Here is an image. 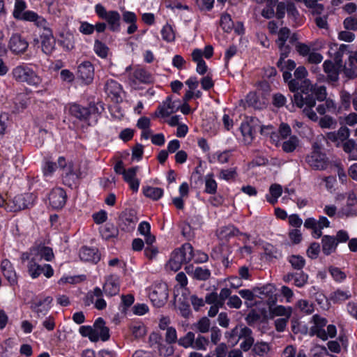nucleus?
Masks as SVG:
<instances>
[{"label": "nucleus", "instance_id": "nucleus-1", "mask_svg": "<svg viewBox=\"0 0 357 357\" xmlns=\"http://www.w3.org/2000/svg\"><path fill=\"white\" fill-rule=\"evenodd\" d=\"M193 248L190 243H185L180 249L175 250L167 264V268L173 271H178L183 264L191 261L193 257Z\"/></svg>", "mask_w": 357, "mask_h": 357}, {"label": "nucleus", "instance_id": "nucleus-2", "mask_svg": "<svg viewBox=\"0 0 357 357\" xmlns=\"http://www.w3.org/2000/svg\"><path fill=\"white\" fill-rule=\"evenodd\" d=\"M12 75L16 82H25L36 89L40 88L42 83V79L31 68L26 66H16L12 70Z\"/></svg>", "mask_w": 357, "mask_h": 357}, {"label": "nucleus", "instance_id": "nucleus-3", "mask_svg": "<svg viewBox=\"0 0 357 357\" xmlns=\"http://www.w3.org/2000/svg\"><path fill=\"white\" fill-rule=\"evenodd\" d=\"M305 162L312 169L317 171H324L329 165L328 157L321 151V147L317 142L312 144V151L306 156Z\"/></svg>", "mask_w": 357, "mask_h": 357}, {"label": "nucleus", "instance_id": "nucleus-4", "mask_svg": "<svg viewBox=\"0 0 357 357\" xmlns=\"http://www.w3.org/2000/svg\"><path fill=\"white\" fill-rule=\"evenodd\" d=\"M35 199L31 193L17 195L6 203V209L10 212H17L31 206Z\"/></svg>", "mask_w": 357, "mask_h": 357}, {"label": "nucleus", "instance_id": "nucleus-5", "mask_svg": "<svg viewBox=\"0 0 357 357\" xmlns=\"http://www.w3.org/2000/svg\"><path fill=\"white\" fill-rule=\"evenodd\" d=\"M30 257L33 260L40 261L44 258L46 261H51L54 258L52 249L44 245H37L31 249L29 252H24L21 256L22 262L29 259Z\"/></svg>", "mask_w": 357, "mask_h": 357}, {"label": "nucleus", "instance_id": "nucleus-6", "mask_svg": "<svg viewBox=\"0 0 357 357\" xmlns=\"http://www.w3.org/2000/svg\"><path fill=\"white\" fill-rule=\"evenodd\" d=\"M8 47L16 56H20L27 50L29 42L20 34L14 33L8 40Z\"/></svg>", "mask_w": 357, "mask_h": 357}, {"label": "nucleus", "instance_id": "nucleus-7", "mask_svg": "<svg viewBox=\"0 0 357 357\" xmlns=\"http://www.w3.org/2000/svg\"><path fill=\"white\" fill-rule=\"evenodd\" d=\"M58 165L63 171L62 176L63 183L69 187H73L75 184L76 180L78 178V175L73 169L72 163H67L64 158H59L58 159Z\"/></svg>", "mask_w": 357, "mask_h": 357}, {"label": "nucleus", "instance_id": "nucleus-8", "mask_svg": "<svg viewBox=\"0 0 357 357\" xmlns=\"http://www.w3.org/2000/svg\"><path fill=\"white\" fill-rule=\"evenodd\" d=\"M149 297L155 306L158 307L163 306L168 298L167 286L164 283L155 285Z\"/></svg>", "mask_w": 357, "mask_h": 357}, {"label": "nucleus", "instance_id": "nucleus-9", "mask_svg": "<svg viewBox=\"0 0 357 357\" xmlns=\"http://www.w3.org/2000/svg\"><path fill=\"white\" fill-rule=\"evenodd\" d=\"M26 260L29 261L28 271L32 278H36L42 273L47 278H50L53 275L54 271L50 265L45 264L42 266L38 264V260H33L31 257Z\"/></svg>", "mask_w": 357, "mask_h": 357}, {"label": "nucleus", "instance_id": "nucleus-10", "mask_svg": "<svg viewBox=\"0 0 357 357\" xmlns=\"http://www.w3.org/2000/svg\"><path fill=\"white\" fill-rule=\"evenodd\" d=\"M257 127H260V122L256 118H251L249 121L242 123L241 130L245 144H249L252 142L254 133L257 129Z\"/></svg>", "mask_w": 357, "mask_h": 357}, {"label": "nucleus", "instance_id": "nucleus-11", "mask_svg": "<svg viewBox=\"0 0 357 357\" xmlns=\"http://www.w3.org/2000/svg\"><path fill=\"white\" fill-rule=\"evenodd\" d=\"M238 340H241L240 348L243 351H249L254 346L255 339L252 331L246 326H241L239 329Z\"/></svg>", "mask_w": 357, "mask_h": 357}, {"label": "nucleus", "instance_id": "nucleus-12", "mask_svg": "<svg viewBox=\"0 0 357 357\" xmlns=\"http://www.w3.org/2000/svg\"><path fill=\"white\" fill-rule=\"evenodd\" d=\"M66 193L62 188H54L52 190L49 196L50 204L53 208H62L66 204Z\"/></svg>", "mask_w": 357, "mask_h": 357}, {"label": "nucleus", "instance_id": "nucleus-13", "mask_svg": "<svg viewBox=\"0 0 357 357\" xmlns=\"http://www.w3.org/2000/svg\"><path fill=\"white\" fill-rule=\"evenodd\" d=\"M43 29L44 33L41 35V49L45 54H50L55 47V39L48 25Z\"/></svg>", "mask_w": 357, "mask_h": 357}, {"label": "nucleus", "instance_id": "nucleus-14", "mask_svg": "<svg viewBox=\"0 0 357 357\" xmlns=\"http://www.w3.org/2000/svg\"><path fill=\"white\" fill-rule=\"evenodd\" d=\"M268 98L265 94H259L257 92H250L246 97V102L256 109H262L266 107Z\"/></svg>", "mask_w": 357, "mask_h": 357}, {"label": "nucleus", "instance_id": "nucleus-15", "mask_svg": "<svg viewBox=\"0 0 357 357\" xmlns=\"http://www.w3.org/2000/svg\"><path fill=\"white\" fill-rule=\"evenodd\" d=\"M342 71L349 79L357 77V51L350 53L348 61L342 67Z\"/></svg>", "mask_w": 357, "mask_h": 357}, {"label": "nucleus", "instance_id": "nucleus-16", "mask_svg": "<svg viewBox=\"0 0 357 357\" xmlns=\"http://www.w3.org/2000/svg\"><path fill=\"white\" fill-rule=\"evenodd\" d=\"M312 319L314 325L311 327L310 332L313 335H317V337L323 340H327L328 335H326V331L324 328L327 324L326 319L317 314L314 315L312 317Z\"/></svg>", "mask_w": 357, "mask_h": 357}, {"label": "nucleus", "instance_id": "nucleus-17", "mask_svg": "<svg viewBox=\"0 0 357 357\" xmlns=\"http://www.w3.org/2000/svg\"><path fill=\"white\" fill-rule=\"evenodd\" d=\"M293 102L299 108H302L304 105L313 107L316 104L314 93H303L297 92L294 95Z\"/></svg>", "mask_w": 357, "mask_h": 357}, {"label": "nucleus", "instance_id": "nucleus-18", "mask_svg": "<svg viewBox=\"0 0 357 357\" xmlns=\"http://www.w3.org/2000/svg\"><path fill=\"white\" fill-rule=\"evenodd\" d=\"M93 67L90 62H84L78 67L77 77L83 82L89 84L93 81Z\"/></svg>", "mask_w": 357, "mask_h": 357}, {"label": "nucleus", "instance_id": "nucleus-19", "mask_svg": "<svg viewBox=\"0 0 357 357\" xmlns=\"http://www.w3.org/2000/svg\"><path fill=\"white\" fill-rule=\"evenodd\" d=\"M105 91L115 102H118L121 101V94L122 93V89L121 85L114 80L111 79L107 81L105 84Z\"/></svg>", "mask_w": 357, "mask_h": 357}, {"label": "nucleus", "instance_id": "nucleus-20", "mask_svg": "<svg viewBox=\"0 0 357 357\" xmlns=\"http://www.w3.org/2000/svg\"><path fill=\"white\" fill-rule=\"evenodd\" d=\"M323 68L327 75L328 79L331 82H337L339 78V73L342 68H339L336 63L330 60H326L323 63Z\"/></svg>", "mask_w": 357, "mask_h": 357}, {"label": "nucleus", "instance_id": "nucleus-21", "mask_svg": "<svg viewBox=\"0 0 357 357\" xmlns=\"http://www.w3.org/2000/svg\"><path fill=\"white\" fill-rule=\"evenodd\" d=\"M137 171V167H131L123 174V179L129 184L130 189L134 192L138 190L139 185V180L136 178Z\"/></svg>", "mask_w": 357, "mask_h": 357}, {"label": "nucleus", "instance_id": "nucleus-22", "mask_svg": "<svg viewBox=\"0 0 357 357\" xmlns=\"http://www.w3.org/2000/svg\"><path fill=\"white\" fill-rule=\"evenodd\" d=\"M95 333L98 336V341L100 339L107 341L109 338V330L105 326V322L102 318H98L93 324Z\"/></svg>", "mask_w": 357, "mask_h": 357}, {"label": "nucleus", "instance_id": "nucleus-23", "mask_svg": "<svg viewBox=\"0 0 357 357\" xmlns=\"http://www.w3.org/2000/svg\"><path fill=\"white\" fill-rule=\"evenodd\" d=\"M79 257L84 261L97 263L100 259V255L96 249L84 247L79 252Z\"/></svg>", "mask_w": 357, "mask_h": 357}, {"label": "nucleus", "instance_id": "nucleus-24", "mask_svg": "<svg viewBox=\"0 0 357 357\" xmlns=\"http://www.w3.org/2000/svg\"><path fill=\"white\" fill-rule=\"evenodd\" d=\"M17 19L29 22H34L37 26L41 28H45L48 25V23L45 19L38 15L36 13L30 10L24 11L20 16V18Z\"/></svg>", "mask_w": 357, "mask_h": 357}, {"label": "nucleus", "instance_id": "nucleus-25", "mask_svg": "<svg viewBox=\"0 0 357 357\" xmlns=\"http://www.w3.org/2000/svg\"><path fill=\"white\" fill-rule=\"evenodd\" d=\"M327 138L331 142H336L337 146L340 143L344 142L349 137V130L347 127H341L337 132H331L327 133Z\"/></svg>", "mask_w": 357, "mask_h": 357}, {"label": "nucleus", "instance_id": "nucleus-26", "mask_svg": "<svg viewBox=\"0 0 357 357\" xmlns=\"http://www.w3.org/2000/svg\"><path fill=\"white\" fill-rule=\"evenodd\" d=\"M103 291L105 294L110 296L116 295L119 291L118 278L113 275L109 276L104 284Z\"/></svg>", "mask_w": 357, "mask_h": 357}, {"label": "nucleus", "instance_id": "nucleus-27", "mask_svg": "<svg viewBox=\"0 0 357 357\" xmlns=\"http://www.w3.org/2000/svg\"><path fill=\"white\" fill-rule=\"evenodd\" d=\"M61 39L59 40L60 45L67 51H70L75 49L76 41L73 34L70 31L61 32L59 34Z\"/></svg>", "mask_w": 357, "mask_h": 357}, {"label": "nucleus", "instance_id": "nucleus-28", "mask_svg": "<svg viewBox=\"0 0 357 357\" xmlns=\"http://www.w3.org/2000/svg\"><path fill=\"white\" fill-rule=\"evenodd\" d=\"M275 300L268 301L269 305V312L273 316H284L285 318L289 319L291 314V309L290 307H285L282 305L273 306Z\"/></svg>", "mask_w": 357, "mask_h": 357}, {"label": "nucleus", "instance_id": "nucleus-29", "mask_svg": "<svg viewBox=\"0 0 357 357\" xmlns=\"http://www.w3.org/2000/svg\"><path fill=\"white\" fill-rule=\"evenodd\" d=\"M191 56L192 60L197 63V72L200 75L205 74L207 71V66L202 59V51L199 49H195L192 52Z\"/></svg>", "mask_w": 357, "mask_h": 357}, {"label": "nucleus", "instance_id": "nucleus-30", "mask_svg": "<svg viewBox=\"0 0 357 357\" xmlns=\"http://www.w3.org/2000/svg\"><path fill=\"white\" fill-rule=\"evenodd\" d=\"M121 219L125 225L130 227L131 229L135 228V225L138 222L137 217V213L132 209L124 211L121 215Z\"/></svg>", "mask_w": 357, "mask_h": 357}, {"label": "nucleus", "instance_id": "nucleus-31", "mask_svg": "<svg viewBox=\"0 0 357 357\" xmlns=\"http://www.w3.org/2000/svg\"><path fill=\"white\" fill-rule=\"evenodd\" d=\"M337 242L335 237L331 236H324L322 238V251L326 255H329L336 250Z\"/></svg>", "mask_w": 357, "mask_h": 357}, {"label": "nucleus", "instance_id": "nucleus-32", "mask_svg": "<svg viewBox=\"0 0 357 357\" xmlns=\"http://www.w3.org/2000/svg\"><path fill=\"white\" fill-rule=\"evenodd\" d=\"M270 351V345L265 342H256L252 349L253 354L258 357H267Z\"/></svg>", "mask_w": 357, "mask_h": 357}, {"label": "nucleus", "instance_id": "nucleus-33", "mask_svg": "<svg viewBox=\"0 0 357 357\" xmlns=\"http://www.w3.org/2000/svg\"><path fill=\"white\" fill-rule=\"evenodd\" d=\"M105 20L109 25V28L113 31L119 30L120 26L121 16L116 11H109Z\"/></svg>", "mask_w": 357, "mask_h": 357}, {"label": "nucleus", "instance_id": "nucleus-34", "mask_svg": "<svg viewBox=\"0 0 357 357\" xmlns=\"http://www.w3.org/2000/svg\"><path fill=\"white\" fill-rule=\"evenodd\" d=\"M138 230L145 237V242L147 245H152L155 238L151 234V226L147 222H142L139 224Z\"/></svg>", "mask_w": 357, "mask_h": 357}, {"label": "nucleus", "instance_id": "nucleus-35", "mask_svg": "<svg viewBox=\"0 0 357 357\" xmlns=\"http://www.w3.org/2000/svg\"><path fill=\"white\" fill-rule=\"evenodd\" d=\"M130 331L135 339L144 337L146 334V328L142 323H135L130 326Z\"/></svg>", "mask_w": 357, "mask_h": 357}, {"label": "nucleus", "instance_id": "nucleus-36", "mask_svg": "<svg viewBox=\"0 0 357 357\" xmlns=\"http://www.w3.org/2000/svg\"><path fill=\"white\" fill-rule=\"evenodd\" d=\"M229 351L228 345L225 342L219 343L211 354H208L206 357H226Z\"/></svg>", "mask_w": 357, "mask_h": 357}, {"label": "nucleus", "instance_id": "nucleus-37", "mask_svg": "<svg viewBox=\"0 0 357 357\" xmlns=\"http://www.w3.org/2000/svg\"><path fill=\"white\" fill-rule=\"evenodd\" d=\"M239 233L240 232L237 228L233 226H227L221 228L218 233V236L221 239L227 240L231 237L238 235Z\"/></svg>", "mask_w": 357, "mask_h": 357}, {"label": "nucleus", "instance_id": "nucleus-38", "mask_svg": "<svg viewBox=\"0 0 357 357\" xmlns=\"http://www.w3.org/2000/svg\"><path fill=\"white\" fill-rule=\"evenodd\" d=\"M70 112L72 115L79 119H86L88 118V111L86 107L74 104L70 107Z\"/></svg>", "mask_w": 357, "mask_h": 357}, {"label": "nucleus", "instance_id": "nucleus-39", "mask_svg": "<svg viewBox=\"0 0 357 357\" xmlns=\"http://www.w3.org/2000/svg\"><path fill=\"white\" fill-rule=\"evenodd\" d=\"M269 191L271 197H268L267 200L269 203L275 204L278 202V198L282 195V188L280 185L274 183L271 185Z\"/></svg>", "mask_w": 357, "mask_h": 357}, {"label": "nucleus", "instance_id": "nucleus-40", "mask_svg": "<svg viewBox=\"0 0 357 357\" xmlns=\"http://www.w3.org/2000/svg\"><path fill=\"white\" fill-rule=\"evenodd\" d=\"M298 144L299 139L298 137L292 136L282 143V149L286 153H291L298 146Z\"/></svg>", "mask_w": 357, "mask_h": 357}, {"label": "nucleus", "instance_id": "nucleus-41", "mask_svg": "<svg viewBox=\"0 0 357 357\" xmlns=\"http://www.w3.org/2000/svg\"><path fill=\"white\" fill-rule=\"evenodd\" d=\"M79 331L83 337H88L91 342H98V336L95 333L94 326H82L79 328Z\"/></svg>", "mask_w": 357, "mask_h": 357}, {"label": "nucleus", "instance_id": "nucleus-42", "mask_svg": "<svg viewBox=\"0 0 357 357\" xmlns=\"http://www.w3.org/2000/svg\"><path fill=\"white\" fill-rule=\"evenodd\" d=\"M144 193L146 197L158 200L162 196L163 190L160 188L147 187L144 190Z\"/></svg>", "mask_w": 357, "mask_h": 357}, {"label": "nucleus", "instance_id": "nucleus-43", "mask_svg": "<svg viewBox=\"0 0 357 357\" xmlns=\"http://www.w3.org/2000/svg\"><path fill=\"white\" fill-rule=\"evenodd\" d=\"M134 76L137 79L144 83H150L153 80L152 75L144 69L135 70Z\"/></svg>", "mask_w": 357, "mask_h": 357}, {"label": "nucleus", "instance_id": "nucleus-44", "mask_svg": "<svg viewBox=\"0 0 357 357\" xmlns=\"http://www.w3.org/2000/svg\"><path fill=\"white\" fill-rule=\"evenodd\" d=\"M51 301V298H47L43 301H40L35 304L34 310L38 314V317L40 316V314L43 315L46 314L48 311L49 305Z\"/></svg>", "mask_w": 357, "mask_h": 357}, {"label": "nucleus", "instance_id": "nucleus-45", "mask_svg": "<svg viewBox=\"0 0 357 357\" xmlns=\"http://www.w3.org/2000/svg\"><path fill=\"white\" fill-rule=\"evenodd\" d=\"M280 52V58L279 61L277 63V66L278 68H280L281 69L283 68L282 67V62L285 58H287L291 51V47L289 45H286L285 43H277Z\"/></svg>", "mask_w": 357, "mask_h": 357}, {"label": "nucleus", "instance_id": "nucleus-46", "mask_svg": "<svg viewBox=\"0 0 357 357\" xmlns=\"http://www.w3.org/2000/svg\"><path fill=\"white\" fill-rule=\"evenodd\" d=\"M108 47L100 40H96L94 43V51L101 58L105 59L109 52Z\"/></svg>", "mask_w": 357, "mask_h": 357}, {"label": "nucleus", "instance_id": "nucleus-47", "mask_svg": "<svg viewBox=\"0 0 357 357\" xmlns=\"http://www.w3.org/2000/svg\"><path fill=\"white\" fill-rule=\"evenodd\" d=\"M194 342L195 334L192 332H188L184 337L179 339L178 344L185 348H193Z\"/></svg>", "mask_w": 357, "mask_h": 357}, {"label": "nucleus", "instance_id": "nucleus-48", "mask_svg": "<svg viewBox=\"0 0 357 357\" xmlns=\"http://www.w3.org/2000/svg\"><path fill=\"white\" fill-rule=\"evenodd\" d=\"M319 125L322 128L333 129L336 126L337 121L331 116L326 115L319 119Z\"/></svg>", "mask_w": 357, "mask_h": 357}, {"label": "nucleus", "instance_id": "nucleus-49", "mask_svg": "<svg viewBox=\"0 0 357 357\" xmlns=\"http://www.w3.org/2000/svg\"><path fill=\"white\" fill-rule=\"evenodd\" d=\"M209 344V340L206 337L199 335L197 338L195 337L193 348L197 350H206Z\"/></svg>", "mask_w": 357, "mask_h": 357}, {"label": "nucleus", "instance_id": "nucleus-50", "mask_svg": "<svg viewBox=\"0 0 357 357\" xmlns=\"http://www.w3.org/2000/svg\"><path fill=\"white\" fill-rule=\"evenodd\" d=\"M211 326L210 320L204 317L198 321V322L195 324V328L202 333H207Z\"/></svg>", "mask_w": 357, "mask_h": 357}, {"label": "nucleus", "instance_id": "nucleus-51", "mask_svg": "<svg viewBox=\"0 0 357 357\" xmlns=\"http://www.w3.org/2000/svg\"><path fill=\"white\" fill-rule=\"evenodd\" d=\"M331 109H335V105L331 99L326 100L324 103L318 105L317 107L318 113L321 115H324L327 111H331Z\"/></svg>", "mask_w": 357, "mask_h": 357}, {"label": "nucleus", "instance_id": "nucleus-52", "mask_svg": "<svg viewBox=\"0 0 357 357\" xmlns=\"http://www.w3.org/2000/svg\"><path fill=\"white\" fill-rule=\"evenodd\" d=\"M220 26H222V29L226 32H229L232 29L233 22L229 15L224 14L222 15L220 20Z\"/></svg>", "mask_w": 357, "mask_h": 357}, {"label": "nucleus", "instance_id": "nucleus-53", "mask_svg": "<svg viewBox=\"0 0 357 357\" xmlns=\"http://www.w3.org/2000/svg\"><path fill=\"white\" fill-rule=\"evenodd\" d=\"M297 306L301 312L307 314H312L314 311L313 304L306 300H300Z\"/></svg>", "mask_w": 357, "mask_h": 357}, {"label": "nucleus", "instance_id": "nucleus-54", "mask_svg": "<svg viewBox=\"0 0 357 357\" xmlns=\"http://www.w3.org/2000/svg\"><path fill=\"white\" fill-rule=\"evenodd\" d=\"M161 33L162 36V38L167 42H172L175 39V34L174 33V31L172 26L169 24H167L163 26L161 31Z\"/></svg>", "mask_w": 357, "mask_h": 357}, {"label": "nucleus", "instance_id": "nucleus-55", "mask_svg": "<svg viewBox=\"0 0 357 357\" xmlns=\"http://www.w3.org/2000/svg\"><path fill=\"white\" fill-rule=\"evenodd\" d=\"M348 45H341L338 49V50L335 52L334 56V61L336 65L339 68H342V56L344 53L347 50Z\"/></svg>", "mask_w": 357, "mask_h": 357}, {"label": "nucleus", "instance_id": "nucleus-56", "mask_svg": "<svg viewBox=\"0 0 357 357\" xmlns=\"http://www.w3.org/2000/svg\"><path fill=\"white\" fill-rule=\"evenodd\" d=\"M353 204L354 203H351L347 206L342 208L338 212V216L340 218L356 216L357 215V212L356 210L352 208L351 205Z\"/></svg>", "mask_w": 357, "mask_h": 357}, {"label": "nucleus", "instance_id": "nucleus-57", "mask_svg": "<svg viewBox=\"0 0 357 357\" xmlns=\"http://www.w3.org/2000/svg\"><path fill=\"white\" fill-rule=\"evenodd\" d=\"M344 27L346 30H357V17L351 16L344 19L343 22Z\"/></svg>", "mask_w": 357, "mask_h": 357}, {"label": "nucleus", "instance_id": "nucleus-58", "mask_svg": "<svg viewBox=\"0 0 357 357\" xmlns=\"http://www.w3.org/2000/svg\"><path fill=\"white\" fill-rule=\"evenodd\" d=\"M289 262L294 268L300 270L305 265L304 259L298 255H293L289 258Z\"/></svg>", "mask_w": 357, "mask_h": 357}, {"label": "nucleus", "instance_id": "nucleus-59", "mask_svg": "<svg viewBox=\"0 0 357 357\" xmlns=\"http://www.w3.org/2000/svg\"><path fill=\"white\" fill-rule=\"evenodd\" d=\"M26 8V3L22 0H16L15 9L13 11V16L15 18H20V16L24 13L23 11Z\"/></svg>", "mask_w": 357, "mask_h": 357}, {"label": "nucleus", "instance_id": "nucleus-60", "mask_svg": "<svg viewBox=\"0 0 357 357\" xmlns=\"http://www.w3.org/2000/svg\"><path fill=\"white\" fill-rule=\"evenodd\" d=\"M210 271L207 268H197L194 272V277L198 280H206L210 276Z\"/></svg>", "mask_w": 357, "mask_h": 357}, {"label": "nucleus", "instance_id": "nucleus-61", "mask_svg": "<svg viewBox=\"0 0 357 357\" xmlns=\"http://www.w3.org/2000/svg\"><path fill=\"white\" fill-rule=\"evenodd\" d=\"M317 2V0H304V3L307 8L314 9V13H321L324 10V6Z\"/></svg>", "mask_w": 357, "mask_h": 357}, {"label": "nucleus", "instance_id": "nucleus-62", "mask_svg": "<svg viewBox=\"0 0 357 357\" xmlns=\"http://www.w3.org/2000/svg\"><path fill=\"white\" fill-rule=\"evenodd\" d=\"M158 351L160 356H169L174 354V347L168 344H159Z\"/></svg>", "mask_w": 357, "mask_h": 357}, {"label": "nucleus", "instance_id": "nucleus-63", "mask_svg": "<svg viewBox=\"0 0 357 357\" xmlns=\"http://www.w3.org/2000/svg\"><path fill=\"white\" fill-rule=\"evenodd\" d=\"M307 275L303 273H294V284L298 287H303L307 281Z\"/></svg>", "mask_w": 357, "mask_h": 357}, {"label": "nucleus", "instance_id": "nucleus-64", "mask_svg": "<svg viewBox=\"0 0 357 357\" xmlns=\"http://www.w3.org/2000/svg\"><path fill=\"white\" fill-rule=\"evenodd\" d=\"M299 93H314V86L311 84V82L309 80L305 79L301 84Z\"/></svg>", "mask_w": 357, "mask_h": 357}]
</instances>
